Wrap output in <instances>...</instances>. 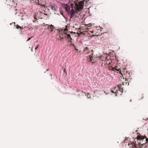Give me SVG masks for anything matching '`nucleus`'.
<instances>
[{"label": "nucleus", "mask_w": 148, "mask_h": 148, "mask_svg": "<svg viewBox=\"0 0 148 148\" xmlns=\"http://www.w3.org/2000/svg\"><path fill=\"white\" fill-rule=\"evenodd\" d=\"M75 6L74 9L73 8L74 6L73 3H71V6L72 9L71 10V7L68 5L64 3L62 4V6L64 9L66 11L69 15L70 14V20L74 17L75 13H78L82 10L84 7V3L82 1H79L78 3H75Z\"/></svg>", "instance_id": "obj_1"}, {"label": "nucleus", "mask_w": 148, "mask_h": 148, "mask_svg": "<svg viewBox=\"0 0 148 148\" xmlns=\"http://www.w3.org/2000/svg\"><path fill=\"white\" fill-rule=\"evenodd\" d=\"M145 138L146 136H141L140 135H138L137 137L136 138L137 139L139 146H140L141 143H142V142L143 141V140Z\"/></svg>", "instance_id": "obj_2"}, {"label": "nucleus", "mask_w": 148, "mask_h": 148, "mask_svg": "<svg viewBox=\"0 0 148 148\" xmlns=\"http://www.w3.org/2000/svg\"><path fill=\"white\" fill-rule=\"evenodd\" d=\"M64 35L63 34V36L64 37L67 36L68 39H70L71 40H72V38H71V36L70 34H68L66 33H64Z\"/></svg>", "instance_id": "obj_3"}, {"label": "nucleus", "mask_w": 148, "mask_h": 148, "mask_svg": "<svg viewBox=\"0 0 148 148\" xmlns=\"http://www.w3.org/2000/svg\"><path fill=\"white\" fill-rule=\"evenodd\" d=\"M90 51L89 50V48L87 47H86L84 48V52L85 54H88Z\"/></svg>", "instance_id": "obj_4"}, {"label": "nucleus", "mask_w": 148, "mask_h": 148, "mask_svg": "<svg viewBox=\"0 0 148 148\" xmlns=\"http://www.w3.org/2000/svg\"><path fill=\"white\" fill-rule=\"evenodd\" d=\"M51 8L53 10L55 11H56L57 8L55 4L52 5L51 6Z\"/></svg>", "instance_id": "obj_5"}, {"label": "nucleus", "mask_w": 148, "mask_h": 148, "mask_svg": "<svg viewBox=\"0 0 148 148\" xmlns=\"http://www.w3.org/2000/svg\"><path fill=\"white\" fill-rule=\"evenodd\" d=\"M147 143H143V142H142V143H141V145H140V147H141L142 146H145V147H147Z\"/></svg>", "instance_id": "obj_6"}, {"label": "nucleus", "mask_w": 148, "mask_h": 148, "mask_svg": "<svg viewBox=\"0 0 148 148\" xmlns=\"http://www.w3.org/2000/svg\"><path fill=\"white\" fill-rule=\"evenodd\" d=\"M132 146H133L135 148H136V142H132Z\"/></svg>", "instance_id": "obj_7"}, {"label": "nucleus", "mask_w": 148, "mask_h": 148, "mask_svg": "<svg viewBox=\"0 0 148 148\" xmlns=\"http://www.w3.org/2000/svg\"><path fill=\"white\" fill-rule=\"evenodd\" d=\"M145 139L144 142H145L146 143H147V145H148V138H146Z\"/></svg>", "instance_id": "obj_8"}, {"label": "nucleus", "mask_w": 148, "mask_h": 148, "mask_svg": "<svg viewBox=\"0 0 148 148\" xmlns=\"http://www.w3.org/2000/svg\"><path fill=\"white\" fill-rule=\"evenodd\" d=\"M16 28L18 29H19V28H20V29H21V27H20V26L18 25L16 26Z\"/></svg>", "instance_id": "obj_9"}, {"label": "nucleus", "mask_w": 148, "mask_h": 148, "mask_svg": "<svg viewBox=\"0 0 148 148\" xmlns=\"http://www.w3.org/2000/svg\"><path fill=\"white\" fill-rule=\"evenodd\" d=\"M33 37H31V38H29L27 40V41H29V40H30Z\"/></svg>", "instance_id": "obj_10"}, {"label": "nucleus", "mask_w": 148, "mask_h": 148, "mask_svg": "<svg viewBox=\"0 0 148 148\" xmlns=\"http://www.w3.org/2000/svg\"><path fill=\"white\" fill-rule=\"evenodd\" d=\"M50 26L51 27H53V28H54V26L52 25V24L51 25H50Z\"/></svg>", "instance_id": "obj_11"}, {"label": "nucleus", "mask_w": 148, "mask_h": 148, "mask_svg": "<svg viewBox=\"0 0 148 148\" xmlns=\"http://www.w3.org/2000/svg\"><path fill=\"white\" fill-rule=\"evenodd\" d=\"M38 47H39V45H38V46H37L36 48H35V50L37 49H38Z\"/></svg>", "instance_id": "obj_12"}, {"label": "nucleus", "mask_w": 148, "mask_h": 148, "mask_svg": "<svg viewBox=\"0 0 148 148\" xmlns=\"http://www.w3.org/2000/svg\"><path fill=\"white\" fill-rule=\"evenodd\" d=\"M64 38V37H62V38H61L60 39V40L62 41V40H63Z\"/></svg>", "instance_id": "obj_13"}, {"label": "nucleus", "mask_w": 148, "mask_h": 148, "mask_svg": "<svg viewBox=\"0 0 148 148\" xmlns=\"http://www.w3.org/2000/svg\"><path fill=\"white\" fill-rule=\"evenodd\" d=\"M75 50H77V51H78V49H77V48H75Z\"/></svg>", "instance_id": "obj_14"}, {"label": "nucleus", "mask_w": 148, "mask_h": 148, "mask_svg": "<svg viewBox=\"0 0 148 148\" xmlns=\"http://www.w3.org/2000/svg\"><path fill=\"white\" fill-rule=\"evenodd\" d=\"M115 69V68H112V70H114Z\"/></svg>", "instance_id": "obj_15"}, {"label": "nucleus", "mask_w": 148, "mask_h": 148, "mask_svg": "<svg viewBox=\"0 0 148 148\" xmlns=\"http://www.w3.org/2000/svg\"><path fill=\"white\" fill-rule=\"evenodd\" d=\"M50 28H51V32H52V30H53L52 29V28H51V27H50Z\"/></svg>", "instance_id": "obj_16"}, {"label": "nucleus", "mask_w": 148, "mask_h": 148, "mask_svg": "<svg viewBox=\"0 0 148 148\" xmlns=\"http://www.w3.org/2000/svg\"><path fill=\"white\" fill-rule=\"evenodd\" d=\"M94 31H90V32L92 33H93V32H94Z\"/></svg>", "instance_id": "obj_17"}, {"label": "nucleus", "mask_w": 148, "mask_h": 148, "mask_svg": "<svg viewBox=\"0 0 148 148\" xmlns=\"http://www.w3.org/2000/svg\"><path fill=\"white\" fill-rule=\"evenodd\" d=\"M70 33L72 34V33H73L74 34H75V33H73V32H70Z\"/></svg>", "instance_id": "obj_18"}, {"label": "nucleus", "mask_w": 148, "mask_h": 148, "mask_svg": "<svg viewBox=\"0 0 148 148\" xmlns=\"http://www.w3.org/2000/svg\"><path fill=\"white\" fill-rule=\"evenodd\" d=\"M63 16V14H62V13H60Z\"/></svg>", "instance_id": "obj_19"}, {"label": "nucleus", "mask_w": 148, "mask_h": 148, "mask_svg": "<svg viewBox=\"0 0 148 148\" xmlns=\"http://www.w3.org/2000/svg\"><path fill=\"white\" fill-rule=\"evenodd\" d=\"M111 92H114L113 90H111Z\"/></svg>", "instance_id": "obj_20"}, {"label": "nucleus", "mask_w": 148, "mask_h": 148, "mask_svg": "<svg viewBox=\"0 0 148 148\" xmlns=\"http://www.w3.org/2000/svg\"><path fill=\"white\" fill-rule=\"evenodd\" d=\"M121 86V85H119L118 86V87H119V88H120L119 86Z\"/></svg>", "instance_id": "obj_21"}, {"label": "nucleus", "mask_w": 148, "mask_h": 148, "mask_svg": "<svg viewBox=\"0 0 148 148\" xmlns=\"http://www.w3.org/2000/svg\"><path fill=\"white\" fill-rule=\"evenodd\" d=\"M49 70V69H47V71H48V70Z\"/></svg>", "instance_id": "obj_22"}, {"label": "nucleus", "mask_w": 148, "mask_h": 148, "mask_svg": "<svg viewBox=\"0 0 148 148\" xmlns=\"http://www.w3.org/2000/svg\"><path fill=\"white\" fill-rule=\"evenodd\" d=\"M73 45L74 46H75L74 45V44H73Z\"/></svg>", "instance_id": "obj_23"}]
</instances>
